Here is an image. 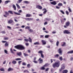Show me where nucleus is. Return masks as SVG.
Segmentation results:
<instances>
[{
  "mask_svg": "<svg viewBox=\"0 0 73 73\" xmlns=\"http://www.w3.org/2000/svg\"><path fill=\"white\" fill-rule=\"evenodd\" d=\"M15 48L19 50H24L25 49V47L24 46L21 45H18L15 46Z\"/></svg>",
  "mask_w": 73,
  "mask_h": 73,
  "instance_id": "1",
  "label": "nucleus"
},
{
  "mask_svg": "<svg viewBox=\"0 0 73 73\" xmlns=\"http://www.w3.org/2000/svg\"><path fill=\"white\" fill-rule=\"evenodd\" d=\"M60 64V61H58L53 64L52 66L53 68H55L56 67L58 68V67H59Z\"/></svg>",
  "mask_w": 73,
  "mask_h": 73,
  "instance_id": "2",
  "label": "nucleus"
},
{
  "mask_svg": "<svg viewBox=\"0 0 73 73\" xmlns=\"http://www.w3.org/2000/svg\"><path fill=\"white\" fill-rule=\"evenodd\" d=\"M58 53L60 55H62V50H61V48H60L58 50Z\"/></svg>",
  "mask_w": 73,
  "mask_h": 73,
  "instance_id": "3",
  "label": "nucleus"
},
{
  "mask_svg": "<svg viewBox=\"0 0 73 73\" xmlns=\"http://www.w3.org/2000/svg\"><path fill=\"white\" fill-rule=\"evenodd\" d=\"M64 33H65V34H70L71 33L69 31L67 30H65L64 31Z\"/></svg>",
  "mask_w": 73,
  "mask_h": 73,
  "instance_id": "4",
  "label": "nucleus"
},
{
  "mask_svg": "<svg viewBox=\"0 0 73 73\" xmlns=\"http://www.w3.org/2000/svg\"><path fill=\"white\" fill-rule=\"evenodd\" d=\"M5 15H3V16L5 17H7L8 16H9V13H8L7 11H5Z\"/></svg>",
  "mask_w": 73,
  "mask_h": 73,
  "instance_id": "5",
  "label": "nucleus"
},
{
  "mask_svg": "<svg viewBox=\"0 0 73 73\" xmlns=\"http://www.w3.org/2000/svg\"><path fill=\"white\" fill-rule=\"evenodd\" d=\"M65 64H62L61 66V69L62 70H64V69H65Z\"/></svg>",
  "mask_w": 73,
  "mask_h": 73,
  "instance_id": "6",
  "label": "nucleus"
},
{
  "mask_svg": "<svg viewBox=\"0 0 73 73\" xmlns=\"http://www.w3.org/2000/svg\"><path fill=\"white\" fill-rule=\"evenodd\" d=\"M36 8H38V9H42V7L39 5H37L36 6Z\"/></svg>",
  "mask_w": 73,
  "mask_h": 73,
  "instance_id": "7",
  "label": "nucleus"
},
{
  "mask_svg": "<svg viewBox=\"0 0 73 73\" xmlns=\"http://www.w3.org/2000/svg\"><path fill=\"white\" fill-rule=\"evenodd\" d=\"M13 69L11 68H9L8 69V72H11L13 71Z\"/></svg>",
  "mask_w": 73,
  "mask_h": 73,
  "instance_id": "8",
  "label": "nucleus"
},
{
  "mask_svg": "<svg viewBox=\"0 0 73 73\" xmlns=\"http://www.w3.org/2000/svg\"><path fill=\"white\" fill-rule=\"evenodd\" d=\"M41 41L43 44V45H45L46 44V42L44 40H42Z\"/></svg>",
  "mask_w": 73,
  "mask_h": 73,
  "instance_id": "9",
  "label": "nucleus"
},
{
  "mask_svg": "<svg viewBox=\"0 0 73 73\" xmlns=\"http://www.w3.org/2000/svg\"><path fill=\"white\" fill-rule=\"evenodd\" d=\"M38 60H39V63L40 64H42L43 62V61H42V59H41V58H40Z\"/></svg>",
  "mask_w": 73,
  "mask_h": 73,
  "instance_id": "10",
  "label": "nucleus"
},
{
  "mask_svg": "<svg viewBox=\"0 0 73 73\" xmlns=\"http://www.w3.org/2000/svg\"><path fill=\"white\" fill-rule=\"evenodd\" d=\"M12 23H13V21L12 20H10L8 21V24H11Z\"/></svg>",
  "mask_w": 73,
  "mask_h": 73,
  "instance_id": "11",
  "label": "nucleus"
},
{
  "mask_svg": "<svg viewBox=\"0 0 73 73\" xmlns=\"http://www.w3.org/2000/svg\"><path fill=\"white\" fill-rule=\"evenodd\" d=\"M50 3L51 4H52V5H56V4H57V3H56V1H54L51 2Z\"/></svg>",
  "mask_w": 73,
  "mask_h": 73,
  "instance_id": "12",
  "label": "nucleus"
},
{
  "mask_svg": "<svg viewBox=\"0 0 73 73\" xmlns=\"http://www.w3.org/2000/svg\"><path fill=\"white\" fill-rule=\"evenodd\" d=\"M49 65H50V64H49L46 63L43 66V67H47V66H49Z\"/></svg>",
  "mask_w": 73,
  "mask_h": 73,
  "instance_id": "13",
  "label": "nucleus"
},
{
  "mask_svg": "<svg viewBox=\"0 0 73 73\" xmlns=\"http://www.w3.org/2000/svg\"><path fill=\"white\" fill-rule=\"evenodd\" d=\"M26 16L27 17H32V15H31L29 14H27L26 15Z\"/></svg>",
  "mask_w": 73,
  "mask_h": 73,
  "instance_id": "14",
  "label": "nucleus"
},
{
  "mask_svg": "<svg viewBox=\"0 0 73 73\" xmlns=\"http://www.w3.org/2000/svg\"><path fill=\"white\" fill-rule=\"evenodd\" d=\"M70 24V22H69V21H68L67 23H66V27H68V26Z\"/></svg>",
  "mask_w": 73,
  "mask_h": 73,
  "instance_id": "15",
  "label": "nucleus"
},
{
  "mask_svg": "<svg viewBox=\"0 0 73 73\" xmlns=\"http://www.w3.org/2000/svg\"><path fill=\"white\" fill-rule=\"evenodd\" d=\"M13 7L14 8V10L15 11H16V7L15 6V5L13 4Z\"/></svg>",
  "mask_w": 73,
  "mask_h": 73,
  "instance_id": "16",
  "label": "nucleus"
},
{
  "mask_svg": "<svg viewBox=\"0 0 73 73\" xmlns=\"http://www.w3.org/2000/svg\"><path fill=\"white\" fill-rule=\"evenodd\" d=\"M68 71L66 70H63V73H67Z\"/></svg>",
  "mask_w": 73,
  "mask_h": 73,
  "instance_id": "17",
  "label": "nucleus"
},
{
  "mask_svg": "<svg viewBox=\"0 0 73 73\" xmlns=\"http://www.w3.org/2000/svg\"><path fill=\"white\" fill-rule=\"evenodd\" d=\"M54 56L56 58H58L59 57V54H56V55H54Z\"/></svg>",
  "mask_w": 73,
  "mask_h": 73,
  "instance_id": "18",
  "label": "nucleus"
},
{
  "mask_svg": "<svg viewBox=\"0 0 73 73\" xmlns=\"http://www.w3.org/2000/svg\"><path fill=\"white\" fill-rule=\"evenodd\" d=\"M17 55L19 56H21L22 54L21 53V52H20L19 53H18L17 54Z\"/></svg>",
  "mask_w": 73,
  "mask_h": 73,
  "instance_id": "19",
  "label": "nucleus"
},
{
  "mask_svg": "<svg viewBox=\"0 0 73 73\" xmlns=\"http://www.w3.org/2000/svg\"><path fill=\"white\" fill-rule=\"evenodd\" d=\"M34 45H39L40 44V43L38 42H36L34 43Z\"/></svg>",
  "mask_w": 73,
  "mask_h": 73,
  "instance_id": "20",
  "label": "nucleus"
},
{
  "mask_svg": "<svg viewBox=\"0 0 73 73\" xmlns=\"http://www.w3.org/2000/svg\"><path fill=\"white\" fill-rule=\"evenodd\" d=\"M10 2H11V1H7L5 2V4H8V3H10Z\"/></svg>",
  "mask_w": 73,
  "mask_h": 73,
  "instance_id": "21",
  "label": "nucleus"
},
{
  "mask_svg": "<svg viewBox=\"0 0 73 73\" xmlns=\"http://www.w3.org/2000/svg\"><path fill=\"white\" fill-rule=\"evenodd\" d=\"M44 10H45V11L43 12V14H45L46 13V12H47V10H46V9H44L42 10V11H44Z\"/></svg>",
  "mask_w": 73,
  "mask_h": 73,
  "instance_id": "22",
  "label": "nucleus"
},
{
  "mask_svg": "<svg viewBox=\"0 0 73 73\" xmlns=\"http://www.w3.org/2000/svg\"><path fill=\"white\" fill-rule=\"evenodd\" d=\"M73 53V50H72L71 51H69L67 53L68 54H69V53H71V54H72Z\"/></svg>",
  "mask_w": 73,
  "mask_h": 73,
  "instance_id": "23",
  "label": "nucleus"
},
{
  "mask_svg": "<svg viewBox=\"0 0 73 73\" xmlns=\"http://www.w3.org/2000/svg\"><path fill=\"white\" fill-rule=\"evenodd\" d=\"M68 10L69 11V12H72V10L71 9H70V8H69V7H68Z\"/></svg>",
  "mask_w": 73,
  "mask_h": 73,
  "instance_id": "24",
  "label": "nucleus"
},
{
  "mask_svg": "<svg viewBox=\"0 0 73 73\" xmlns=\"http://www.w3.org/2000/svg\"><path fill=\"white\" fill-rule=\"evenodd\" d=\"M58 6H60V7L61 6H62V4L61 3H59L58 4Z\"/></svg>",
  "mask_w": 73,
  "mask_h": 73,
  "instance_id": "25",
  "label": "nucleus"
},
{
  "mask_svg": "<svg viewBox=\"0 0 73 73\" xmlns=\"http://www.w3.org/2000/svg\"><path fill=\"white\" fill-rule=\"evenodd\" d=\"M16 6H17V7L19 9H20L21 7H20V6H19V5L17 4H16Z\"/></svg>",
  "mask_w": 73,
  "mask_h": 73,
  "instance_id": "26",
  "label": "nucleus"
},
{
  "mask_svg": "<svg viewBox=\"0 0 73 73\" xmlns=\"http://www.w3.org/2000/svg\"><path fill=\"white\" fill-rule=\"evenodd\" d=\"M12 63L14 64H16L17 63L16 61L13 60L12 61Z\"/></svg>",
  "mask_w": 73,
  "mask_h": 73,
  "instance_id": "27",
  "label": "nucleus"
},
{
  "mask_svg": "<svg viewBox=\"0 0 73 73\" xmlns=\"http://www.w3.org/2000/svg\"><path fill=\"white\" fill-rule=\"evenodd\" d=\"M23 1V0H19L18 1H17V3L19 4V3H20L21 2V1Z\"/></svg>",
  "mask_w": 73,
  "mask_h": 73,
  "instance_id": "28",
  "label": "nucleus"
},
{
  "mask_svg": "<svg viewBox=\"0 0 73 73\" xmlns=\"http://www.w3.org/2000/svg\"><path fill=\"white\" fill-rule=\"evenodd\" d=\"M13 13H15V15H21V14L17 13L15 12H14Z\"/></svg>",
  "mask_w": 73,
  "mask_h": 73,
  "instance_id": "29",
  "label": "nucleus"
},
{
  "mask_svg": "<svg viewBox=\"0 0 73 73\" xmlns=\"http://www.w3.org/2000/svg\"><path fill=\"white\" fill-rule=\"evenodd\" d=\"M24 3H25V4H29V2L27 1H24Z\"/></svg>",
  "mask_w": 73,
  "mask_h": 73,
  "instance_id": "30",
  "label": "nucleus"
},
{
  "mask_svg": "<svg viewBox=\"0 0 73 73\" xmlns=\"http://www.w3.org/2000/svg\"><path fill=\"white\" fill-rule=\"evenodd\" d=\"M43 52L42 51H39L38 52V53L40 54H42Z\"/></svg>",
  "mask_w": 73,
  "mask_h": 73,
  "instance_id": "31",
  "label": "nucleus"
},
{
  "mask_svg": "<svg viewBox=\"0 0 73 73\" xmlns=\"http://www.w3.org/2000/svg\"><path fill=\"white\" fill-rule=\"evenodd\" d=\"M28 30L30 32H33V30L32 29H28Z\"/></svg>",
  "mask_w": 73,
  "mask_h": 73,
  "instance_id": "32",
  "label": "nucleus"
},
{
  "mask_svg": "<svg viewBox=\"0 0 73 73\" xmlns=\"http://www.w3.org/2000/svg\"><path fill=\"white\" fill-rule=\"evenodd\" d=\"M16 61H19L20 60H21V58H17L15 59Z\"/></svg>",
  "mask_w": 73,
  "mask_h": 73,
  "instance_id": "33",
  "label": "nucleus"
},
{
  "mask_svg": "<svg viewBox=\"0 0 73 73\" xmlns=\"http://www.w3.org/2000/svg\"><path fill=\"white\" fill-rule=\"evenodd\" d=\"M40 55L41 57L42 58H44V56L43 54H40Z\"/></svg>",
  "mask_w": 73,
  "mask_h": 73,
  "instance_id": "34",
  "label": "nucleus"
},
{
  "mask_svg": "<svg viewBox=\"0 0 73 73\" xmlns=\"http://www.w3.org/2000/svg\"><path fill=\"white\" fill-rule=\"evenodd\" d=\"M29 41L30 42H32V39H31V38L29 37Z\"/></svg>",
  "mask_w": 73,
  "mask_h": 73,
  "instance_id": "35",
  "label": "nucleus"
},
{
  "mask_svg": "<svg viewBox=\"0 0 73 73\" xmlns=\"http://www.w3.org/2000/svg\"><path fill=\"white\" fill-rule=\"evenodd\" d=\"M8 42H6V43L5 44V46H8Z\"/></svg>",
  "mask_w": 73,
  "mask_h": 73,
  "instance_id": "36",
  "label": "nucleus"
},
{
  "mask_svg": "<svg viewBox=\"0 0 73 73\" xmlns=\"http://www.w3.org/2000/svg\"><path fill=\"white\" fill-rule=\"evenodd\" d=\"M49 35H46L44 37L45 38H48L49 37Z\"/></svg>",
  "mask_w": 73,
  "mask_h": 73,
  "instance_id": "37",
  "label": "nucleus"
},
{
  "mask_svg": "<svg viewBox=\"0 0 73 73\" xmlns=\"http://www.w3.org/2000/svg\"><path fill=\"white\" fill-rule=\"evenodd\" d=\"M58 44H59V41H57L56 43V45L57 46H58Z\"/></svg>",
  "mask_w": 73,
  "mask_h": 73,
  "instance_id": "38",
  "label": "nucleus"
},
{
  "mask_svg": "<svg viewBox=\"0 0 73 73\" xmlns=\"http://www.w3.org/2000/svg\"><path fill=\"white\" fill-rule=\"evenodd\" d=\"M60 11L61 13H62L63 15H64V14H65V13H64V12L62 11V10H60Z\"/></svg>",
  "mask_w": 73,
  "mask_h": 73,
  "instance_id": "39",
  "label": "nucleus"
},
{
  "mask_svg": "<svg viewBox=\"0 0 73 73\" xmlns=\"http://www.w3.org/2000/svg\"><path fill=\"white\" fill-rule=\"evenodd\" d=\"M8 12H9V13H10L12 15H13V13L12 12V11H8Z\"/></svg>",
  "mask_w": 73,
  "mask_h": 73,
  "instance_id": "40",
  "label": "nucleus"
},
{
  "mask_svg": "<svg viewBox=\"0 0 73 73\" xmlns=\"http://www.w3.org/2000/svg\"><path fill=\"white\" fill-rule=\"evenodd\" d=\"M33 62H34L35 64H37L38 63V62L37 60H34L33 61Z\"/></svg>",
  "mask_w": 73,
  "mask_h": 73,
  "instance_id": "41",
  "label": "nucleus"
},
{
  "mask_svg": "<svg viewBox=\"0 0 73 73\" xmlns=\"http://www.w3.org/2000/svg\"><path fill=\"white\" fill-rule=\"evenodd\" d=\"M25 19L27 21H29V18H25Z\"/></svg>",
  "mask_w": 73,
  "mask_h": 73,
  "instance_id": "42",
  "label": "nucleus"
},
{
  "mask_svg": "<svg viewBox=\"0 0 73 73\" xmlns=\"http://www.w3.org/2000/svg\"><path fill=\"white\" fill-rule=\"evenodd\" d=\"M23 54L25 56H28V54H26V53H24Z\"/></svg>",
  "mask_w": 73,
  "mask_h": 73,
  "instance_id": "43",
  "label": "nucleus"
},
{
  "mask_svg": "<svg viewBox=\"0 0 73 73\" xmlns=\"http://www.w3.org/2000/svg\"><path fill=\"white\" fill-rule=\"evenodd\" d=\"M4 40H8V38L7 37H5L4 38Z\"/></svg>",
  "mask_w": 73,
  "mask_h": 73,
  "instance_id": "44",
  "label": "nucleus"
},
{
  "mask_svg": "<svg viewBox=\"0 0 73 73\" xmlns=\"http://www.w3.org/2000/svg\"><path fill=\"white\" fill-rule=\"evenodd\" d=\"M30 28L31 27H29L28 26L25 27V29H30Z\"/></svg>",
  "mask_w": 73,
  "mask_h": 73,
  "instance_id": "45",
  "label": "nucleus"
},
{
  "mask_svg": "<svg viewBox=\"0 0 73 73\" xmlns=\"http://www.w3.org/2000/svg\"><path fill=\"white\" fill-rule=\"evenodd\" d=\"M59 60H60L62 61V56H60Z\"/></svg>",
  "mask_w": 73,
  "mask_h": 73,
  "instance_id": "46",
  "label": "nucleus"
},
{
  "mask_svg": "<svg viewBox=\"0 0 73 73\" xmlns=\"http://www.w3.org/2000/svg\"><path fill=\"white\" fill-rule=\"evenodd\" d=\"M4 52L5 53H6V54H8V51L6 50H5Z\"/></svg>",
  "mask_w": 73,
  "mask_h": 73,
  "instance_id": "47",
  "label": "nucleus"
},
{
  "mask_svg": "<svg viewBox=\"0 0 73 73\" xmlns=\"http://www.w3.org/2000/svg\"><path fill=\"white\" fill-rule=\"evenodd\" d=\"M26 72H27V73H28V72H29V71H28V70H25L24 71V73H25Z\"/></svg>",
  "mask_w": 73,
  "mask_h": 73,
  "instance_id": "48",
  "label": "nucleus"
},
{
  "mask_svg": "<svg viewBox=\"0 0 73 73\" xmlns=\"http://www.w3.org/2000/svg\"><path fill=\"white\" fill-rule=\"evenodd\" d=\"M23 65H27V64L25 63V62H23L22 63Z\"/></svg>",
  "mask_w": 73,
  "mask_h": 73,
  "instance_id": "49",
  "label": "nucleus"
},
{
  "mask_svg": "<svg viewBox=\"0 0 73 73\" xmlns=\"http://www.w3.org/2000/svg\"><path fill=\"white\" fill-rule=\"evenodd\" d=\"M0 70L3 72V71H4V69L3 68H1L0 69Z\"/></svg>",
  "mask_w": 73,
  "mask_h": 73,
  "instance_id": "50",
  "label": "nucleus"
},
{
  "mask_svg": "<svg viewBox=\"0 0 73 73\" xmlns=\"http://www.w3.org/2000/svg\"><path fill=\"white\" fill-rule=\"evenodd\" d=\"M45 20H47V21H50V19H49L48 18H46L45 19Z\"/></svg>",
  "mask_w": 73,
  "mask_h": 73,
  "instance_id": "51",
  "label": "nucleus"
},
{
  "mask_svg": "<svg viewBox=\"0 0 73 73\" xmlns=\"http://www.w3.org/2000/svg\"><path fill=\"white\" fill-rule=\"evenodd\" d=\"M24 41H25L26 42H28L29 41V40L28 39H25Z\"/></svg>",
  "mask_w": 73,
  "mask_h": 73,
  "instance_id": "52",
  "label": "nucleus"
},
{
  "mask_svg": "<svg viewBox=\"0 0 73 73\" xmlns=\"http://www.w3.org/2000/svg\"><path fill=\"white\" fill-rule=\"evenodd\" d=\"M66 13L67 15H69V12L68 11H66Z\"/></svg>",
  "mask_w": 73,
  "mask_h": 73,
  "instance_id": "53",
  "label": "nucleus"
},
{
  "mask_svg": "<svg viewBox=\"0 0 73 73\" xmlns=\"http://www.w3.org/2000/svg\"><path fill=\"white\" fill-rule=\"evenodd\" d=\"M10 50H11V52L12 53H14V52H13V50H12V48L10 49Z\"/></svg>",
  "mask_w": 73,
  "mask_h": 73,
  "instance_id": "54",
  "label": "nucleus"
},
{
  "mask_svg": "<svg viewBox=\"0 0 73 73\" xmlns=\"http://www.w3.org/2000/svg\"><path fill=\"white\" fill-rule=\"evenodd\" d=\"M27 68H29V67H30V64H28L27 65Z\"/></svg>",
  "mask_w": 73,
  "mask_h": 73,
  "instance_id": "55",
  "label": "nucleus"
},
{
  "mask_svg": "<svg viewBox=\"0 0 73 73\" xmlns=\"http://www.w3.org/2000/svg\"><path fill=\"white\" fill-rule=\"evenodd\" d=\"M33 18H29V21H30L31 20H33Z\"/></svg>",
  "mask_w": 73,
  "mask_h": 73,
  "instance_id": "56",
  "label": "nucleus"
},
{
  "mask_svg": "<svg viewBox=\"0 0 73 73\" xmlns=\"http://www.w3.org/2000/svg\"><path fill=\"white\" fill-rule=\"evenodd\" d=\"M41 69H42V70H44L45 69V68L43 67H42Z\"/></svg>",
  "mask_w": 73,
  "mask_h": 73,
  "instance_id": "57",
  "label": "nucleus"
},
{
  "mask_svg": "<svg viewBox=\"0 0 73 73\" xmlns=\"http://www.w3.org/2000/svg\"><path fill=\"white\" fill-rule=\"evenodd\" d=\"M36 58H37V57H35L34 58V59L33 60V61H35V60H36Z\"/></svg>",
  "mask_w": 73,
  "mask_h": 73,
  "instance_id": "58",
  "label": "nucleus"
},
{
  "mask_svg": "<svg viewBox=\"0 0 73 73\" xmlns=\"http://www.w3.org/2000/svg\"><path fill=\"white\" fill-rule=\"evenodd\" d=\"M70 60L71 61H73V57H71L70 58Z\"/></svg>",
  "mask_w": 73,
  "mask_h": 73,
  "instance_id": "59",
  "label": "nucleus"
},
{
  "mask_svg": "<svg viewBox=\"0 0 73 73\" xmlns=\"http://www.w3.org/2000/svg\"><path fill=\"white\" fill-rule=\"evenodd\" d=\"M25 45L26 46H28V45H29V43H25Z\"/></svg>",
  "mask_w": 73,
  "mask_h": 73,
  "instance_id": "60",
  "label": "nucleus"
},
{
  "mask_svg": "<svg viewBox=\"0 0 73 73\" xmlns=\"http://www.w3.org/2000/svg\"><path fill=\"white\" fill-rule=\"evenodd\" d=\"M56 9H60V7H58V6H56Z\"/></svg>",
  "mask_w": 73,
  "mask_h": 73,
  "instance_id": "61",
  "label": "nucleus"
},
{
  "mask_svg": "<svg viewBox=\"0 0 73 73\" xmlns=\"http://www.w3.org/2000/svg\"><path fill=\"white\" fill-rule=\"evenodd\" d=\"M6 63V60H5L4 61V62L3 63V64H5Z\"/></svg>",
  "mask_w": 73,
  "mask_h": 73,
  "instance_id": "62",
  "label": "nucleus"
},
{
  "mask_svg": "<svg viewBox=\"0 0 73 73\" xmlns=\"http://www.w3.org/2000/svg\"><path fill=\"white\" fill-rule=\"evenodd\" d=\"M21 12H22V10H19L18 11L19 13H21Z\"/></svg>",
  "mask_w": 73,
  "mask_h": 73,
  "instance_id": "63",
  "label": "nucleus"
},
{
  "mask_svg": "<svg viewBox=\"0 0 73 73\" xmlns=\"http://www.w3.org/2000/svg\"><path fill=\"white\" fill-rule=\"evenodd\" d=\"M22 62V61H19L18 62V64H19V65H20V63Z\"/></svg>",
  "mask_w": 73,
  "mask_h": 73,
  "instance_id": "64",
  "label": "nucleus"
}]
</instances>
